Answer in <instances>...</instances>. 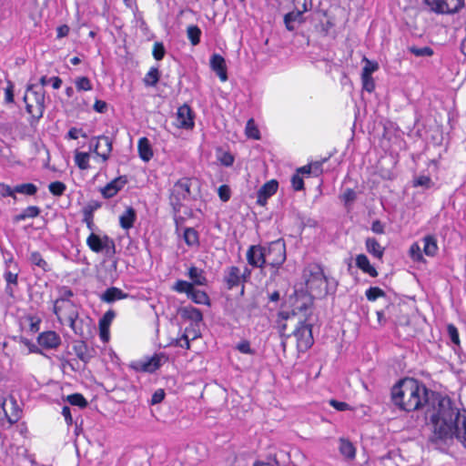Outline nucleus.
Listing matches in <instances>:
<instances>
[{
    "label": "nucleus",
    "instance_id": "obj_1",
    "mask_svg": "<svg viewBox=\"0 0 466 466\" xmlns=\"http://www.w3.org/2000/svg\"><path fill=\"white\" fill-rule=\"evenodd\" d=\"M428 416L431 444L444 450L456 440L466 449V410L458 409L448 397H438Z\"/></svg>",
    "mask_w": 466,
    "mask_h": 466
},
{
    "label": "nucleus",
    "instance_id": "obj_2",
    "mask_svg": "<svg viewBox=\"0 0 466 466\" xmlns=\"http://www.w3.org/2000/svg\"><path fill=\"white\" fill-rule=\"evenodd\" d=\"M438 397L441 396L430 391L423 383L411 378L400 380L391 390L393 403L402 410L410 412L426 406L425 416L428 420L432 401Z\"/></svg>",
    "mask_w": 466,
    "mask_h": 466
},
{
    "label": "nucleus",
    "instance_id": "obj_3",
    "mask_svg": "<svg viewBox=\"0 0 466 466\" xmlns=\"http://www.w3.org/2000/svg\"><path fill=\"white\" fill-rule=\"evenodd\" d=\"M306 287L312 297H324L328 294V278L319 264L308 265L304 271Z\"/></svg>",
    "mask_w": 466,
    "mask_h": 466
},
{
    "label": "nucleus",
    "instance_id": "obj_4",
    "mask_svg": "<svg viewBox=\"0 0 466 466\" xmlns=\"http://www.w3.org/2000/svg\"><path fill=\"white\" fill-rule=\"evenodd\" d=\"M27 113L35 120L42 117L45 109V90L37 85H30L24 96Z\"/></svg>",
    "mask_w": 466,
    "mask_h": 466
},
{
    "label": "nucleus",
    "instance_id": "obj_5",
    "mask_svg": "<svg viewBox=\"0 0 466 466\" xmlns=\"http://www.w3.org/2000/svg\"><path fill=\"white\" fill-rule=\"evenodd\" d=\"M191 181L187 177L179 179L170 190L169 202L175 213L180 211L183 202L190 196Z\"/></svg>",
    "mask_w": 466,
    "mask_h": 466
},
{
    "label": "nucleus",
    "instance_id": "obj_6",
    "mask_svg": "<svg viewBox=\"0 0 466 466\" xmlns=\"http://www.w3.org/2000/svg\"><path fill=\"white\" fill-rule=\"evenodd\" d=\"M266 264L279 268L286 260V245L282 239H278L265 247Z\"/></svg>",
    "mask_w": 466,
    "mask_h": 466
},
{
    "label": "nucleus",
    "instance_id": "obj_7",
    "mask_svg": "<svg viewBox=\"0 0 466 466\" xmlns=\"http://www.w3.org/2000/svg\"><path fill=\"white\" fill-rule=\"evenodd\" d=\"M53 310L62 324H69L79 316L77 307L70 299H56Z\"/></svg>",
    "mask_w": 466,
    "mask_h": 466
},
{
    "label": "nucleus",
    "instance_id": "obj_8",
    "mask_svg": "<svg viewBox=\"0 0 466 466\" xmlns=\"http://www.w3.org/2000/svg\"><path fill=\"white\" fill-rule=\"evenodd\" d=\"M86 244L96 253L106 250L107 255H113L116 250L114 240L107 236L101 238L95 233H91L86 239Z\"/></svg>",
    "mask_w": 466,
    "mask_h": 466
},
{
    "label": "nucleus",
    "instance_id": "obj_9",
    "mask_svg": "<svg viewBox=\"0 0 466 466\" xmlns=\"http://www.w3.org/2000/svg\"><path fill=\"white\" fill-rule=\"evenodd\" d=\"M427 5L436 13L452 14L458 12L463 5L464 0H424Z\"/></svg>",
    "mask_w": 466,
    "mask_h": 466
},
{
    "label": "nucleus",
    "instance_id": "obj_10",
    "mask_svg": "<svg viewBox=\"0 0 466 466\" xmlns=\"http://www.w3.org/2000/svg\"><path fill=\"white\" fill-rule=\"evenodd\" d=\"M18 273V266L14 261L13 258L6 259L4 279L6 281L5 293L11 298H13L15 294L14 287L17 286Z\"/></svg>",
    "mask_w": 466,
    "mask_h": 466
},
{
    "label": "nucleus",
    "instance_id": "obj_11",
    "mask_svg": "<svg viewBox=\"0 0 466 466\" xmlns=\"http://www.w3.org/2000/svg\"><path fill=\"white\" fill-rule=\"evenodd\" d=\"M246 274L248 276L250 274V271L247 268H245L244 273H242L240 268L236 266L228 268L224 274V281L228 289H231L241 285L246 280Z\"/></svg>",
    "mask_w": 466,
    "mask_h": 466
},
{
    "label": "nucleus",
    "instance_id": "obj_12",
    "mask_svg": "<svg viewBox=\"0 0 466 466\" xmlns=\"http://www.w3.org/2000/svg\"><path fill=\"white\" fill-rule=\"evenodd\" d=\"M311 326L300 323L294 330V336L297 339V345L299 350H307L313 344Z\"/></svg>",
    "mask_w": 466,
    "mask_h": 466
},
{
    "label": "nucleus",
    "instance_id": "obj_13",
    "mask_svg": "<svg viewBox=\"0 0 466 466\" xmlns=\"http://www.w3.org/2000/svg\"><path fill=\"white\" fill-rule=\"evenodd\" d=\"M176 121V125L179 128L192 129L194 127V113L189 106L184 104L178 107Z\"/></svg>",
    "mask_w": 466,
    "mask_h": 466
},
{
    "label": "nucleus",
    "instance_id": "obj_14",
    "mask_svg": "<svg viewBox=\"0 0 466 466\" xmlns=\"http://www.w3.org/2000/svg\"><path fill=\"white\" fill-rule=\"evenodd\" d=\"M96 141V143L91 145L94 147L95 153L100 157L103 161H106L112 151V140L106 136H98L93 137L91 143Z\"/></svg>",
    "mask_w": 466,
    "mask_h": 466
},
{
    "label": "nucleus",
    "instance_id": "obj_15",
    "mask_svg": "<svg viewBox=\"0 0 466 466\" xmlns=\"http://www.w3.org/2000/svg\"><path fill=\"white\" fill-rule=\"evenodd\" d=\"M161 358L158 355H154L150 358L133 361L130 367L139 372H154L160 367Z\"/></svg>",
    "mask_w": 466,
    "mask_h": 466
},
{
    "label": "nucleus",
    "instance_id": "obj_16",
    "mask_svg": "<svg viewBox=\"0 0 466 466\" xmlns=\"http://www.w3.org/2000/svg\"><path fill=\"white\" fill-rule=\"evenodd\" d=\"M265 247L259 245L250 246L247 251L248 264L255 268H263L266 265Z\"/></svg>",
    "mask_w": 466,
    "mask_h": 466
},
{
    "label": "nucleus",
    "instance_id": "obj_17",
    "mask_svg": "<svg viewBox=\"0 0 466 466\" xmlns=\"http://www.w3.org/2000/svg\"><path fill=\"white\" fill-rule=\"evenodd\" d=\"M7 400L5 398H1L0 400V413L3 412L6 420L10 424H14L18 421L20 419L21 410L17 405L15 399L13 396L9 397V402L11 404L10 412L6 410Z\"/></svg>",
    "mask_w": 466,
    "mask_h": 466
},
{
    "label": "nucleus",
    "instance_id": "obj_18",
    "mask_svg": "<svg viewBox=\"0 0 466 466\" xmlns=\"http://www.w3.org/2000/svg\"><path fill=\"white\" fill-rule=\"evenodd\" d=\"M38 344L46 350H54L61 344V338L56 331H45L37 337Z\"/></svg>",
    "mask_w": 466,
    "mask_h": 466
},
{
    "label": "nucleus",
    "instance_id": "obj_19",
    "mask_svg": "<svg viewBox=\"0 0 466 466\" xmlns=\"http://www.w3.org/2000/svg\"><path fill=\"white\" fill-rule=\"evenodd\" d=\"M279 183L272 179L265 183L258 191L257 203L265 206L268 198L273 196L278 190Z\"/></svg>",
    "mask_w": 466,
    "mask_h": 466
},
{
    "label": "nucleus",
    "instance_id": "obj_20",
    "mask_svg": "<svg viewBox=\"0 0 466 466\" xmlns=\"http://www.w3.org/2000/svg\"><path fill=\"white\" fill-rule=\"evenodd\" d=\"M116 317V313L114 310H107L103 317L99 319V336L101 340L104 342H107L109 340V327Z\"/></svg>",
    "mask_w": 466,
    "mask_h": 466
},
{
    "label": "nucleus",
    "instance_id": "obj_21",
    "mask_svg": "<svg viewBox=\"0 0 466 466\" xmlns=\"http://www.w3.org/2000/svg\"><path fill=\"white\" fill-rule=\"evenodd\" d=\"M126 177H118L109 182L101 189V194L105 198H110L116 196L119 190L127 184Z\"/></svg>",
    "mask_w": 466,
    "mask_h": 466
},
{
    "label": "nucleus",
    "instance_id": "obj_22",
    "mask_svg": "<svg viewBox=\"0 0 466 466\" xmlns=\"http://www.w3.org/2000/svg\"><path fill=\"white\" fill-rule=\"evenodd\" d=\"M210 67L214 72H216L222 82L227 81V66L226 61L222 56L218 54L212 55L210 57Z\"/></svg>",
    "mask_w": 466,
    "mask_h": 466
},
{
    "label": "nucleus",
    "instance_id": "obj_23",
    "mask_svg": "<svg viewBox=\"0 0 466 466\" xmlns=\"http://www.w3.org/2000/svg\"><path fill=\"white\" fill-rule=\"evenodd\" d=\"M304 13L292 9L284 15V24L289 31H294L299 25L304 23Z\"/></svg>",
    "mask_w": 466,
    "mask_h": 466
},
{
    "label": "nucleus",
    "instance_id": "obj_24",
    "mask_svg": "<svg viewBox=\"0 0 466 466\" xmlns=\"http://www.w3.org/2000/svg\"><path fill=\"white\" fill-rule=\"evenodd\" d=\"M128 297V294L125 293L122 289L116 287H111L105 290L100 295V299L106 303H113L116 300H120Z\"/></svg>",
    "mask_w": 466,
    "mask_h": 466
},
{
    "label": "nucleus",
    "instance_id": "obj_25",
    "mask_svg": "<svg viewBox=\"0 0 466 466\" xmlns=\"http://www.w3.org/2000/svg\"><path fill=\"white\" fill-rule=\"evenodd\" d=\"M68 325L74 333L80 337H86L90 332L89 319H83L77 317V319H75L73 322H70Z\"/></svg>",
    "mask_w": 466,
    "mask_h": 466
},
{
    "label": "nucleus",
    "instance_id": "obj_26",
    "mask_svg": "<svg viewBox=\"0 0 466 466\" xmlns=\"http://www.w3.org/2000/svg\"><path fill=\"white\" fill-rule=\"evenodd\" d=\"M367 251L378 259H382L385 248L378 242L375 238H367L365 240Z\"/></svg>",
    "mask_w": 466,
    "mask_h": 466
},
{
    "label": "nucleus",
    "instance_id": "obj_27",
    "mask_svg": "<svg viewBox=\"0 0 466 466\" xmlns=\"http://www.w3.org/2000/svg\"><path fill=\"white\" fill-rule=\"evenodd\" d=\"M356 266L372 278L378 276L377 269L370 263L368 257L364 254H360L356 257Z\"/></svg>",
    "mask_w": 466,
    "mask_h": 466
},
{
    "label": "nucleus",
    "instance_id": "obj_28",
    "mask_svg": "<svg viewBox=\"0 0 466 466\" xmlns=\"http://www.w3.org/2000/svg\"><path fill=\"white\" fill-rule=\"evenodd\" d=\"M137 218L136 210L128 207L124 213L119 217V223L122 228L128 230L134 226V222Z\"/></svg>",
    "mask_w": 466,
    "mask_h": 466
},
{
    "label": "nucleus",
    "instance_id": "obj_29",
    "mask_svg": "<svg viewBox=\"0 0 466 466\" xmlns=\"http://www.w3.org/2000/svg\"><path fill=\"white\" fill-rule=\"evenodd\" d=\"M138 154L142 160L147 162L153 157V151L150 143L147 137H141L137 144Z\"/></svg>",
    "mask_w": 466,
    "mask_h": 466
},
{
    "label": "nucleus",
    "instance_id": "obj_30",
    "mask_svg": "<svg viewBox=\"0 0 466 466\" xmlns=\"http://www.w3.org/2000/svg\"><path fill=\"white\" fill-rule=\"evenodd\" d=\"M423 252L429 257H434L438 252L437 239L432 235H427L422 238Z\"/></svg>",
    "mask_w": 466,
    "mask_h": 466
},
{
    "label": "nucleus",
    "instance_id": "obj_31",
    "mask_svg": "<svg viewBox=\"0 0 466 466\" xmlns=\"http://www.w3.org/2000/svg\"><path fill=\"white\" fill-rule=\"evenodd\" d=\"M73 350L77 358L85 363H87L91 359V354L86 343L83 340L77 341L74 344Z\"/></svg>",
    "mask_w": 466,
    "mask_h": 466
},
{
    "label": "nucleus",
    "instance_id": "obj_32",
    "mask_svg": "<svg viewBox=\"0 0 466 466\" xmlns=\"http://www.w3.org/2000/svg\"><path fill=\"white\" fill-rule=\"evenodd\" d=\"M187 275L189 279L192 280L193 286H205L207 284V279L205 277L204 271L200 268H198L197 267H190Z\"/></svg>",
    "mask_w": 466,
    "mask_h": 466
},
{
    "label": "nucleus",
    "instance_id": "obj_33",
    "mask_svg": "<svg viewBox=\"0 0 466 466\" xmlns=\"http://www.w3.org/2000/svg\"><path fill=\"white\" fill-rule=\"evenodd\" d=\"M40 214V208L36 206H29L25 208L20 214L15 215L13 218L14 222H19L26 218H34Z\"/></svg>",
    "mask_w": 466,
    "mask_h": 466
},
{
    "label": "nucleus",
    "instance_id": "obj_34",
    "mask_svg": "<svg viewBox=\"0 0 466 466\" xmlns=\"http://www.w3.org/2000/svg\"><path fill=\"white\" fill-rule=\"evenodd\" d=\"M339 451L347 459L352 460L356 455V449L354 445L348 440L343 438L339 439Z\"/></svg>",
    "mask_w": 466,
    "mask_h": 466
},
{
    "label": "nucleus",
    "instance_id": "obj_35",
    "mask_svg": "<svg viewBox=\"0 0 466 466\" xmlns=\"http://www.w3.org/2000/svg\"><path fill=\"white\" fill-rule=\"evenodd\" d=\"M183 238L189 247H197L199 243L198 233L193 228H187L184 230Z\"/></svg>",
    "mask_w": 466,
    "mask_h": 466
},
{
    "label": "nucleus",
    "instance_id": "obj_36",
    "mask_svg": "<svg viewBox=\"0 0 466 466\" xmlns=\"http://www.w3.org/2000/svg\"><path fill=\"white\" fill-rule=\"evenodd\" d=\"M160 73L157 67H151L143 81L147 86H155L159 81Z\"/></svg>",
    "mask_w": 466,
    "mask_h": 466
},
{
    "label": "nucleus",
    "instance_id": "obj_37",
    "mask_svg": "<svg viewBox=\"0 0 466 466\" xmlns=\"http://www.w3.org/2000/svg\"><path fill=\"white\" fill-rule=\"evenodd\" d=\"M90 156L86 152H76L75 162L80 169H87L89 167Z\"/></svg>",
    "mask_w": 466,
    "mask_h": 466
},
{
    "label": "nucleus",
    "instance_id": "obj_38",
    "mask_svg": "<svg viewBox=\"0 0 466 466\" xmlns=\"http://www.w3.org/2000/svg\"><path fill=\"white\" fill-rule=\"evenodd\" d=\"M183 315L194 322H200L203 319L201 311L198 309L193 307L185 308L183 309Z\"/></svg>",
    "mask_w": 466,
    "mask_h": 466
},
{
    "label": "nucleus",
    "instance_id": "obj_39",
    "mask_svg": "<svg viewBox=\"0 0 466 466\" xmlns=\"http://www.w3.org/2000/svg\"><path fill=\"white\" fill-rule=\"evenodd\" d=\"M30 262L42 268L44 271L48 270V264L47 262L42 258L41 254L37 251H33L30 253L29 256Z\"/></svg>",
    "mask_w": 466,
    "mask_h": 466
},
{
    "label": "nucleus",
    "instance_id": "obj_40",
    "mask_svg": "<svg viewBox=\"0 0 466 466\" xmlns=\"http://www.w3.org/2000/svg\"><path fill=\"white\" fill-rule=\"evenodd\" d=\"M195 303L197 304H208L209 299L208 294L205 291L198 290L193 288L192 292H190V296H188Z\"/></svg>",
    "mask_w": 466,
    "mask_h": 466
},
{
    "label": "nucleus",
    "instance_id": "obj_41",
    "mask_svg": "<svg viewBox=\"0 0 466 466\" xmlns=\"http://www.w3.org/2000/svg\"><path fill=\"white\" fill-rule=\"evenodd\" d=\"M187 35L193 46H197L200 42L201 30L197 25H189L187 28Z\"/></svg>",
    "mask_w": 466,
    "mask_h": 466
},
{
    "label": "nucleus",
    "instance_id": "obj_42",
    "mask_svg": "<svg viewBox=\"0 0 466 466\" xmlns=\"http://www.w3.org/2000/svg\"><path fill=\"white\" fill-rule=\"evenodd\" d=\"M193 288L194 286L192 283L179 279L175 283L173 289L179 293H186L188 297L190 296V292H192Z\"/></svg>",
    "mask_w": 466,
    "mask_h": 466
},
{
    "label": "nucleus",
    "instance_id": "obj_43",
    "mask_svg": "<svg viewBox=\"0 0 466 466\" xmlns=\"http://www.w3.org/2000/svg\"><path fill=\"white\" fill-rule=\"evenodd\" d=\"M15 193L33 196L36 193L37 187L32 183L20 184L15 187Z\"/></svg>",
    "mask_w": 466,
    "mask_h": 466
},
{
    "label": "nucleus",
    "instance_id": "obj_44",
    "mask_svg": "<svg viewBox=\"0 0 466 466\" xmlns=\"http://www.w3.org/2000/svg\"><path fill=\"white\" fill-rule=\"evenodd\" d=\"M293 9L303 13L309 12L312 9V0H291Z\"/></svg>",
    "mask_w": 466,
    "mask_h": 466
},
{
    "label": "nucleus",
    "instance_id": "obj_45",
    "mask_svg": "<svg viewBox=\"0 0 466 466\" xmlns=\"http://www.w3.org/2000/svg\"><path fill=\"white\" fill-rule=\"evenodd\" d=\"M67 401L74 406L85 408L87 406V401L80 393H74L67 396Z\"/></svg>",
    "mask_w": 466,
    "mask_h": 466
},
{
    "label": "nucleus",
    "instance_id": "obj_46",
    "mask_svg": "<svg viewBox=\"0 0 466 466\" xmlns=\"http://www.w3.org/2000/svg\"><path fill=\"white\" fill-rule=\"evenodd\" d=\"M366 298L370 301H375L378 298L385 296V292L378 287H370L365 292Z\"/></svg>",
    "mask_w": 466,
    "mask_h": 466
},
{
    "label": "nucleus",
    "instance_id": "obj_47",
    "mask_svg": "<svg viewBox=\"0 0 466 466\" xmlns=\"http://www.w3.org/2000/svg\"><path fill=\"white\" fill-rule=\"evenodd\" d=\"M48 189L54 196L59 197L65 193L66 186L63 182L55 181L49 184Z\"/></svg>",
    "mask_w": 466,
    "mask_h": 466
},
{
    "label": "nucleus",
    "instance_id": "obj_48",
    "mask_svg": "<svg viewBox=\"0 0 466 466\" xmlns=\"http://www.w3.org/2000/svg\"><path fill=\"white\" fill-rule=\"evenodd\" d=\"M246 135L250 138H254V139L259 138V131L252 118L248 120V122H247Z\"/></svg>",
    "mask_w": 466,
    "mask_h": 466
},
{
    "label": "nucleus",
    "instance_id": "obj_49",
    "mask_svg": "<svg viewBox=\"0 0 466 466\" xmlns=\"http://www.w3.org/2000/svg\"><path fill=\"white\" fill-rule=\"evenodd\" d=\"M75 84L78 91H89L92 89V84L86 76L76 78Z\"/></svg>",
    "mask_w": 466,
    "mask_h": 466
},
{
    "label": "nucleus",
    "instance_id": "obj_50",
    "mask_svg": "<svg viewBox=\"0 0 466 466\" xmlns=\"http://www.w3.org/2000/svg\"><path fill=\"white\" fill-rule=\"evenodd\" d=\"M410 256L414 261H422L423 256L421 253L420 246L418 243H413L410 248Z\"/></svg>",
    "mask_w": 466,
    "mask_h": 466
},
{
    "label": "nucleus",
    "instance_id": "obj_51",
    "mask_svg": "<svg viewBox=\"0 0 466 466\" xmlns=\"http://www.w3.org/2000/svg\"><path fill=\"white\" fill-rule=\"evenodd\" d=\"M447 332H448L451 341L454 345L459 346L460 345V337H459V331H458L457 328L453 324H449L447 326Z\"/></svg>",
    "mask_w": 466,
    "mask_h": 466
},
{
    "label": "nucleus",
    "instance_id": "obj_52",
    "mask_svg": "<svg viewBox=\"0 0 466 466\" xmlns=\"http://www.w3.org/2000/svg\"><path fill=\"white\" fill-rule=\"evenodd\" d=\"M410 51L416 56H431L433 54L432 49L428 46H424V47L411 46V47H410Z\"/></svg>",
    "mask_w": 466,
    "mask_h": 466
},
{
    "label": "nucleus",
    "instance_id": "obj_53",
    "mask_svg": "<svg viewBox=\"0 0 466 466\" xmlns=\"http://www.w3.org/2000/svg\"><path fill=\"white\" fill-rule=\"evenodd\" d=\"M166 50L164 45L160 42H156L153 46V56L156 60H162L165 56Z\"/></svg>",
    "mask_w": 466,
    "mask_h": 466
},
{
    "label": "nucleus",
    "instance_id": "obj_54",
    "mask_svg": "<svg viewBox=\"0 0 466 466\" xmlns=\"http://www.w3.org/2000/svg\"><path fill=\"white\" fill-rule=\"evenodd\" d=\"M356 197V192L353 189L347 188L340 198L344 201L345 205L348 206L355 201Z\"/></svg>",
    "mask_w": 466,
    "mask_h": 466
},
{
    "label": "nucleus",
    "instance_id": "obj_55",
    "mask_svg": "<svg viewBox=\"0 0 466 466\" xmlns=\"http://www.w3.org/2000/svg\"><path fill=\"white\" fill-rule=\"evenodd\" d=\"M363 89L371 93L375 88V83L371 76H361Z\"/></svg>",
    "mask_w": 466,
    "mask_h": 466
},
{
    "label": "nucleus",
    "instance_id": "obj_56",
    "mask_svg": "<svg viewBox=\"0 0 466 466\" xmlns=\"http://www.w3.org/2000/svg\"><path fill=\"white\" fill-rule=\"evenodd\" d=\"M365 62L366 64L362 69L361 76H371V74L378 69V64L368 59H365Z\"/></svg>",
    "mask_w": 466,
    "mask_h": 466
},
{
    "label": "nucleus",
    "instance_id": "obj_57",
    "mask_svg": "<svg viewBox=\"0 0 466 466\" xmlns=\"http://www.w3.org/2000/svg\"><path fill=\"white\" fill-rule=\"evenodd\" d=\"M218 196H219V198L223 201V202H227L229 200L230 198V196H231V191H230V188L227 185H222L218 187Z\"/></svg>",
    "mask_w": 466,
    "mask_h": 466
},
{
    "label": "nucleus",
    "instance_id": "obj_58",
    "mask_svg": "<svg viewBox=\"0 0 466 466\" xmlns=\"http://www.w3.org/2000/svg\"><path fill=\"white\" fill-rule=\"evenodd\" d=\"M237 350L244 354H254V350L250 348V344L248 340H243L236 346Z\"/></svg>",
    "mask_w": 466,
    "mask_h": 466
},
{
    "label": "nucleus",
    "instance_id": "obj_59",
    "mask_svg": "<svg viewBox=\"0 0 466 466\" xmlns=\"http://www.w3.org/2000/svg\"><path fill=\"white\" fill-rule=\"evenodd\" d=\"M15 187L12 188L11 187H9L7 185L0 184V195L1 196L12 197V198H15Z\"/></svg>",
    "mask_w": 466,
    "mask_h": 466
},
{
    "label": "nucleus",
    "instance_id": "obj_60",
    "mask_svg": "<svg viewBox=\"0 0 466 466\" xmlns=\"http://www.w3.org/2000/svg\"><path fill=\"white\" fill-rule=\"evenodd\" d=\"M176 345L181 348H185L187 350L190 348L187 329H186V332L182 335V337L177 340Z\"/></svg>",
    "mask_w": 466,
    "mask_h": 466
},
{
    "label": "nucleus",
    "instance_id": "obj_61",
    "mask_svg": "<svg viewBox=\"0 0 466 466\" xmlns=\"http://www.w3.org/2000/svg\"><path fill=\"white\" fill-rule=\"evenodd\" d=\"M292 187L296 191L301 190L304 187L303 179L299 174H296L291 178Z\"/></svg>",
    "mask_w": 466,
    "mask_h": 466
},
{
    "label": "nucleus",
    "instance_id": "obj_62",
    "mask_svg": "<svg viewBox=\"0 0 466 466\" xmlns=\"http://www.w3.org/2000/svg\"><path fill=\"white\" fill-rule=\"evenodd\" d=\"M101 207V204L98 201L93 200L90 201L83 209V213L92 214L95 210L98 209Z\"/></svg>",
    "mask_w": 466,
    "mask_h": 466
},
{
    "label": "nucleus",
    "instance_id": "obj_63",
    "mask_svg": "<svg viewBox=\"0 0 466 466\" xmlns=\"http://www.w3.org/2000/svg\"><path fill=\"white\" fill-rule=\"evenodd\" d=\"M329 404L334 408L336 409L337 410H340V411H343V410H350V405L346 402H343V401H338L336 400H329Z\"/></svg>",
    "mask_w": 466,
    "mask_h": 466
},
{
    "label": "nucleus",
    "instance_id": "obj_64",
    "mask_svg": "<svg viewBox=\"0 0 466 466\" xmlns=\"http://www.w3.org/2000/svg\"><path fill=\"white\" fill-rule=\"evenodd\" d=\"M165 398V392L163 390H157L154 392L151 398V404H158L160 403Z\"/></svg>",
    "mask_w": 466,
    "mask_h": 466
}]
</instances>
